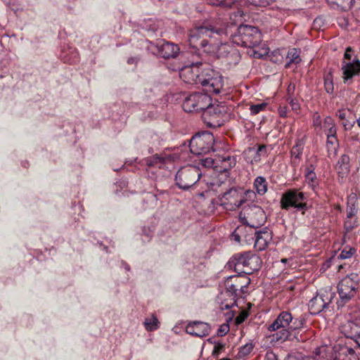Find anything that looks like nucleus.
Returning <instances> with one entry per match:
<instances>
[{
	"instance_id": "nucleus-52",
	"label": "nucleus",
	"mask_w": 360,
	"mask_h": 360,
	"mask_svg": "<svg viewBox=\"0 0 360 360\" xmlns=\"http://www.w3.org/2000/svg\"><path fill=\"white\" fill-rule=\"evenodd\" d=\"M137 60H138V59L136 58L130 57L127 60V63L129 64V65H131V64H134V63H136Z\"/></svg>"
},
{
	"instance_id": "nucleus-37",
	"label": "nucleus",
	"mask_w": 360,
	"mask_h": 360,
	"mask_svg": "<svg viewBox=\"0 0 360 360\" xmlns=\"http://www.w3.org/2000/svg\"><path fill=\"white\" fill-rule=\"evenodd\" d=\"M356 253V249L349 246L345 247L338 255V258L345 259L352 257Z\"/></svg>"
},
{
	"instance_id": "nucleus-15",
	"label": "nucleus",
	"mask_w": 360,
	"mask_h": 360,
	"mask_svg": "<svg viewBox=\"0 0 360 360\" xmlns=\"http://www.w3.org/2000/svg\"><path fill=\"white\" fill-rule=\"evenodd\" d=\"M235 261V271L236 272H241L240 267L245 268L247 271L251 273L252 271H256L259 269L261 260L259 257L251 253L250 252H245L233 257Z\"/></svg>"
},
{
	"instance_id": "nucleus-42",
	"label": "nucleus",
	"mask_w": 360,
	"mask_h": 360,
	"mask_svg": "<svg viewBox=\"0 0 360 360\" xmlns=\"http://www.w3.org/2000/svg\"><path fill=\"white\" fill-rule=\"evenodd\" d=\"M357 226L356 219L347 218L345 221V229L347 232L351 231L354 227Z\"/></svg>"
},
{
	"instance_id": "nucleus-19",
	"label": "nucleus",
	"mask_w": 360,
	"mask_h": 360,
	"mask_svg": "<svg viewBox=\"0 0 360 360\" xmlns=\"http://www.w3.org/2000/svg\"><path fill=\"white\" fill-rule=\"evenodd\" d=\"M266 155L267 150L265 145H259L257 148L249 147L243 153L245 161L251 165L259 162L262 157Z\"/></svg>"
},
{
	"instance_id": "nucleus-56",
	"label": "nucleus",
	"mask_w": 360,
	"mask_h": 360,
	"mask_svg": "<svg viewBox=\"0 0 360 360\" xmlns=\"http://www.w3.org/2000/svg\"><path fill=\"white\" fill-rule=\"evenodd\" d=\"M304 360H316V359L314 358L307 357V358L304 359Z\"/></svg>"
},
{
	"instance_id": "nucleus-46",
	"label": "nucleus",
	"mask_w": 360,
	"mask_h": 360,
	"mask_svg": "<svg viewBox=\"0 0 360 360\" xmlns=\"http://www.w3.org/2000/svg\"><path fill=\"white\" fill-rule=\"evenodd\" d=\"M229 331V324H222L217 330V335L219 336H224Z\"/></svg>"
},
{
	"instance_id": "nucleus-9",
	"label": "nucleus",
	"mask_w": 360,
	"mask_h": 360,
	"mask_svg": "<svg viewBox=\"0 0 360 360\" xmlns=\"http://www.w3.org/2000/svg\"><path fill=\"white\" fill-rule=\"evenodd\" d=\"M214 135L208 131H202L195 134L191 139L189 148L191 152L195 155H203L214 150Z\"/></svg>"
},
{
	"instance_id": "nucleus-28",
	"label": "nucleus",
	"mask_w": 360,
	"mask_h": 360,
	"mask_svg": "<svg viewBox=\"0 0 360 360\" xmlns=\"http://www.w3.org/2000/svg\"><path fill=\"white\" fill-rule=\"evenodd\" d=\"M304 138L297 139L295 146H293L290 150L291 156L295 158V159H300V157L304 150Z\"/></svg>"
},
{
	"instance_id": "nucleus-25",
	"label": "nucleus",
	"mask_w": 360,
	"mask_h": 360,
	"mask_svg": "<svg viewBox=\"0 0 360 360\" xmlns=\"http://www.w3.org/2000/svg\"><path fill=\"white\" fill-rule=\"evenodd\" d=\"M288 61L285 65V68H289L292 64H299L301 62L300 50L295 48L288 51L286 56Z\"/></svg>"
},
{
	"instance_id": "nucleus-8",
	"label": "nucleus",
	"mask_w": 360,
	"mask_h": 360,
	"mask_svg": "<svg viewBox=\"0 0 360 360\" xmlns=\"http://www.w3.org/2000/svg\"><path fill=\"white\" fill-rule=\"evenodd\" d=\"M292 321V314L287 311H281L274 322L268 326L271 332L280 330L272 335V340L283 342L290 338L289 326Z\"/></svg>"
},
{
	"instance_id": "nucleus-41",
	"label": "nucleus",
	"mask_w": 360,
	"mask_h": 360,
	"mask_svg": "<svg viewBox=\"0 0 360 360\" xmlns=\"http://www.w3.org/2000/svg\"><path fill=\"white\" fill-rule=\"evenodd\" d=\"M336 115L338 117L340 120L342 121L347 120V118L353 117L352 112L349 109L339 110L337 112Z\"/></svg>"
},
{
	"instance_id": "nucleus-17",
	"label": "nucleus",
	"mask_w": 360,
	"mask_h": 360,
	"mask_svg": "<svg viewBox=\"0 0 360 360\" xmlns=\"http://www.w3.org/2000/svg\"><path fill=\"white\" fill-rule=\"evenodd\" d=\"M222 205H230V209L236 210L240 207L245 201L242 193L235 187H232L219 195Z\"/></svg>"
},
{
	"instance_id": "nucleus-51",
	"label": "nucleus",
	"mask_w": 360,
	"mask_h": 360,
	"mask_svg": "<svg viewBox=\"0 0 360 360\" xmlns=\"http://www.w3.org/2000/svg\"><path fill=\"white\" fill-rule=\"evenodd\" d=\"M290 105L292 106V110H297L299 109V105L297 102L294 101L293 100H291Z\"/></svg>"
},
{
	"instance_id": "nucleus-3",
	"label": "nucleus",
	"mask_w": 360,
	"mask_h": 360,
	"mask_svg": "<svg viewBox=\"0 0 360 360\" xmlns=\"http://www.w3.org/2000/svg\"><path fill=\"white\" fill-rule=\"evenodd\" d=\"M250 272L245 270L238 272L237 275L229 276L224 281L225 291L221 295L230 297L229 302H221L220 309L221 310L229 309L236 304L237 291L247 288L250 283V278L248 276Z\"/></svg>"
},
{
	"instance_id": "nucleus-24",
	"label": "nucleus",
	"mask_w": 360,
	"mask_h": 360,
	"mask_svg": "<svg viewBox=\"0 0 360 360\" xmlns=\"http://www.w3.org/2000/svg\"><path fill=\"white\" fill-rule=\"evenodd\" d=\"M314 170V168L312 165L306 168L305 181L312 190L315 191L319 187V181Z\"/></svg>"
},
{
	"instance_id": "nucleus-59",
	"label": "nucleus",
	"mask_w": 360,
	"mask_h": 360,
	"mask_svg": "<svg viewBox=\"0 0 360 360\" xmlns=\"http://www.w3.org/2000/svg\"><path fill=\"white\" fill-rule=\"evenodd\" d=\"M251 193H254L252 191H248L246 194H251Z\"/></svg>"
},
{
	"instance_id": "nucleus-18",
	"label": "nucleus",
	"mask_w": 360,
	"mask_h": 360,
	"mask_svg": "<svg viewBox=\"0 0 360 360\" xmlns=\"http://www.w3.org/2000/svg\"><path fill=\"white\" fill-rule=\"evenodd\" d=\"M340 330L346 338L354 340L360 345V319L346 321L341 324Z\"/></svg>"
},
{
	"instance_id": "nucleus-1",
	"label": "nucleus",
	"mask_w": 360,
	"mask_h": 360,
	"mask_svg": "<svg viewBox=\"0 0 360 360\" xmlns=\"http://www.w3.org/2000/svg\"><path fill=\"white\" fill-rule=\"evenodd\" d=\"M202 64L200 61L193 63L191 67L185 68L181 75L188 76L187 82L200 85L205 92L204 94H219L224 87L223 77L210 68L203 69L200 72L199 65Z\"/></svg>"
},
{
	"instance_id": "nucleus-38",
	"label": "nucleus",
	"mask_w": 360,
	"mask_h": 360,
	"mask_svg": "<svg viewBox=\"0 0 360 360\" xmlns=\"http://www.w3.org/2000/svg\"><path fill=\"white\" fill-rule=\"evenodd\" d=\"M202 165L205 167H214L217 169L219 167L218 158L213 159L212 158H207L201 160Z\"/></svg>"
},
{
	"instance_id": "nucleus-13",
	"label": "nucleus",
	"mask_w": 360,
	"mask_h": 360,
	"mask_svg": "<svg viewBox=\"0 0 360 360\" xmlns=\"http://www.w3.org/2000/svg\"><path fill=\"white\" fill-rule=\"evenodd\" d=\"M210 101L212 98L210 95L195 92L185 98L182 108L188 112H202L210 104Z\"/></svg>"
},
{
	"instance_id": "nucleus-35",
	"label": "nucleus",
	"mask_w": 360,
	"mask_h": 360,
	"mask_svg": "<svg viewBox=\"0 0 360 360\" xmlns=\"http://www.w3.org/2000/svg\"><path fill=\"white\" fill-rule=\"evenodd\" d=\"M324 87L327 93L333 94L334 86L331 73H328L324 77Z\"/></svg>"
},
{
	"instance_id": "nucleus-54",
	"label": "nucleus",
	"mask_w": 360,
	"mask_h": 360,
	"mask_svg": "<svg viewBox=\"0 0 360 360\" xmlns=\"http://www.w3.org/2000/svg\"><path fill=\"white\" fill-rule=\"evenodd\" d=\"M335 135L334 134H331L330 136H328V140H327V143H331L333 144V141L332 139H335Z\"/></svg>"
},
{
	"instance_id": "nucleus-60",
	"label": "nucleus",
	"mask_w": 360,
	"mask_h": 360,
	"mask_svg": "<svg viewBox=\"0 0 360 360\" xmlns=\"http://www.w3.org/2000/svg\"><path fill=\"white\" fill-rule=\"evenodd\" d=\"M287 259H282L281 262H286Z\"/></svg>"
},
{
	"instance_id": "nucleus-5",
	"label": "nucleus",
	"mask_w": 360,
	"mask_h": 360,
	"mask_svg": "<svg viewBox=\"0 0 360 360\" xmlns=\"http://www.w3.org/2000/svg\"><path fill=\"white\" fill-rule=\"evenodd\" d=\"M233 44L246 48H254L262 41V34L255 26L240 25L234 34H231Z\"/></svg>"
},
{
	"instance_id": "nucleus-55",
	"label": "nucleus",
	"mask_w": 360,
	"mask_h": 360,
	"mask_svg": "<svg viewBox=\"0 0 360 360\" xmlns=\"http://www.w3.org/2000/svg\"><path fill=\"white\" fill-rule=\"evenodd\" d=\"M123 264H124V269L127 271H129L130 270L129 266L127 263H123Z\"/></svg>"
},
{
	"instance_id": "nucleus-40",
	"label": "nucleus",
	"mask_w": 360,
	"mask_h": 360,
	"mask_svg": "<svg viewBox=\"0 0 360 360\" xmlns=\"http://www.w3.org/2000/svg\"><path fill=\"white\" fill-rule=\"evenodd\" d=\"M267 104L266 103H261L255 105H252L250 108V110L252 115H257L261 111L264 110Z\"/></svg>"
},
{
	"instance_id": "nucleus-33",
	"label": "nucleus",
	"mask_w": 360,
	"mask_h": 360,
	"mask_svg": "<svg viewBox=\"0 0 360 360\" xmlns=\"http://www.w3.org/2000/svg\"><path fill=\"white\" fill-rule=\"evenodd\" d=\"M143 324L148 331H153L158 328L159 322L157 317L153 314L151 317L145 319Z\"/></svg>"
},
{
	"instance_id": "nucleus-11",
	"label": "nucleus",
	"mask_w": 360,
	"mask_h": 360,
	"mask_svg": "<svg viewBox=\"0 0 360 360\" xmlns=\"http://www.w3.org/2000/svg\"><path fill=\"white\" fill-rule=\"evenodd\" d=\"M240 217L244 224L254 229L263 226L267 218L264 210L255 204L245 206L243 212L240 214Z\"/></svg>"
},
{
	"instance_id": "nucleus-50",
	"label": "nucleus",
	"mask_w": 360,
	"mask_h": 360,
	"mask_svg": "<svg viewBox=\"0 0 360 360\" xmlns=\"http://www.w3.org/2000/svg\"><path fill=\"white\" fill-rule=\"evenodd\" d=\"M322 20L321 18H317L314 20V27L315 28H320L321 27Z\"/></svg>"
},
{
	"instance_id": "nucleus-4",
	"label": "nucleus",
	"mask_w": 360,
	"mask_h": 360,
	"mask_svg": "<svg viewBox=\"0 0 360 360\" xmlns=\"http://www.w3.org/2000/svg\"><path fill=\"white\" fill-rule=\"evenodd\" d=\"M360 276L350 274L344 277L338 284L339 298L336 302L338 309H342L354 300L360 288Z\"/></svg>"
},
{
	"instance_id": "nucleus-23",
	"label": "nucleus",
	"mask_w": 360,
	"mask_h": 360,
	"mask_svg": "<svg viewBox=\"0 0 360 360\" xmlns=\"http://www.w3.org/2000/svg\"><path fill=\"white\" fill-rule=\"evenodd\" d=\"M219 172H228L231 168L234 167L236 164V158L231 155L219 156Z\"/></svg>"
},
{
	"instance_id": "nucleus-39",
	"label": "nucleus",
	"mask_w": 360,
	"mask_h": 360,
	"mask_svg": "<svg viewBox=\"0 0 360 360\" xmlns=\"http://www.w3.org/2000/svg\"><path fill=\"white\" fill-rule=\"evenodd\" d=\"M276 0H248V2L253 6H267L274 2H275Z\"/></svg>"
},
{
	"instance_id": "nucleus-7",
	"label": "nucleus",
	"mask_w": 360,
	"mask_h": 360,
	"mask_svg": "<svg viewBox=\"0 0 360 360\" xmlns=\"http://www.w3.org/2000/svg\"><path fill=\"white\" fill-rule=\"evenodd\" d=\"M335 292L331 289H321L316 292L308 304L311 314L317 315L321 312L333 309V301L335 297Z\"/></svg>"
},
{
	"instance_id": "nucleus-36",
	"label": "nucleus",
	"mask_w": 360,
	"mask_h": 360,
	"mask_svg": "<svg viewBox=\"0 0 360 360\" xmlns=\"http://www.w3.org/2000/svg\"><path fill=\"white\" fill-rule=\"evenodd\" d=\"M253 348H254V345H252V343L245 344V345L240 347L238 353V356L240 358H243V357L248 356V354H250L251 353Z\"/></svg>"
},
{
	"instance_id": "nucleus-22",
	"label": "nucleus",
	"mask_w": 360,
	"mask_h": 360,
	"mask_svg": "<svg viewBox=\"0 0 360 360\" xmlns=\"http://www.w3.org/2000/svg\"><path fill=\"white\" fill-rule=\"evenodd\" d=\"M212 45L214 47V50L213 52H207V54L215 56L217 58H226L233 51L232 47L227 43L218 44L214 40Z\"/></svg>"
},
{
	"instance_id": "nucleus-45",
	"label": "nucleus",
	"mask_w": 360,
	"mask_h": 360,
	"mask_svg": "<svg viewBox=\"0 0 360 360\" xmlns=\"http://www.w3.org/2000/svg\"><path fill=\"white\" fill-rule=\"evenodd\" d=\"M354 123L355 120L353 117L347 118V120H343L342 122V125L344 126L346 130L350 129L353 127Z\"/></svg>"
},
{
	"instance_id": "nucleus-62",
	"label": "nucleus",
	"mask_w": 360,
	"mask_h": 360,
	"mask_svg": "<svg viewBox=\"0 0 360 360\" xmlns=\"http://www.w3.org/2000/svg\"><path fill=\"white\" fill-rule=\"evenodd\" d=\"M221 360H230L229 359H222Z\"/></svg>"
},
{
	"instance_id": "nucleus-6",
	"label": "nucleus",
	"mask_w": 360,
	"mask_h": 360,
	"mask_svg": "<svg viewBox=\"0 0 360 360\" xmlns=\"http://www.w3.org/2000/svg\"><path fill=\"white\" fill-rule=\"evenodd\" d=\"M228 118V107L222 103L210 101V104L205 108L202 113L204 123L210 128H217L224 124Z\"/></svg>"
},
{
	"instance_id": "nucleus-10",
	"label": "nucleus",
	"mask_w": 360,
	"mask_h": 360,
	"mask_svg": "<svg viewBox=\"0 0 360 360\" xmlns=\"http://www.w3.org/2000/svg\"><path fill=\"white\" fill-rule=\"evenodd\" d=\"M201 175L198 167L189 165L181 167L175 176L176 185L180 189L187 191L199 181Z\"/></svg>"
},
{
	"instance_id": "nucleus-57",
	"label": "nucleus",
	"mask_w": 360,
	"mask_h": 360,
	"mask_svg": "<svg viewBox=\"0 0 360 360\" xmlns=\"http://www.w3.org/2000/svg\"><path fill=\"white\" fill-rule=\"evenodd\" d=\"M235 238H236V240L240 241V236H239L236 235L235 236Z\"/></svg>"
},
{
	"instance_id": "nucleus-16",
	"label": "nucleus",
	"mask_w": 360,
	"mask_h": 360,
	"mask_svg": "<svg viewBox=\"0 0 360 360\" xmlns=\"http://www.w3.org/2000/svg\"><path fill=\"white\" fill-rule=\"evenodd\" d=\"M147 49L153 54H157L163 58H176L179 53L177 44L171 42H158L157 44L148 41Z\"/></svg>"
},
{
	"instance_id": "nucleus-27",
	"label": "nucleus",
	"mask_w": 360,
	"mask_h": 360,
	"mask_svg": "<svg viewBox=\"0 0 360 360\" xmlns=\"http://www.w3.org/2000/svg\"><path fill=\"white\" fill-rule=\"evenodd\" d=\"M254 188L259 195H264L267 191V182L264 176H257L254 181Z\"/></svg>"
},
{
	"instance_id": "nucleus-26",
	"label": "nucleus",
	"mask_w": 360,
	"mask_h": 360,
	"mask_svg": "<svg viewBox=\"0 0 360 360\" xmlns=\"http://www.w3.org/2000/svg\"><path fill=\"white\" fill-rule=\"evenodd\" d=\"M330 6L342 11L350 9L353 5L354 0H326Z\"/></svg>"
},
{
	"instance_id": "nucleus-58",
	"label": "nucleus",
	"mask_w": 360,
	"mask_h": 360,
	"mask_svg": "<svg viewBox=\"0 0 360 360\" xmlns=\"http://www.w3.org/2000/svg\"><path fill=\"white\" fill-rule=\"evenodd\" d=\"M359 127H360V117L356 120Z\"/></svg>"
},
{
	"instance_id": "nucleus-44",
	"label": "nucleus",
	"mask_w": 360,
	"mask_h": 360,
	"mask_svg": "<svg viewBox=\"0 0 360 360\" xmlns=\"http://www.w3.org/2000/svg\"><path fill=\"white\" fill-rule=\"evenodd\" d=\"M224 345L219 342H214V347L212 351V355L214 356H218V355L221 353L222 350L224 349Z\"/></svg>"
},
{
	"instance_id": "nucleus-12",
	"label": "nucleus",
	"mask_w": 360,
	"mask_h": 360,
	"mask_svg": "<svg viewBox=\"0 0 360 360\" xmlns=\"http://www.w3.org/2000/svg\"><path fill=\"white\" fill-rule=\"evenodd\" d=\"M307 197L304 193L297 189L286 191L281 198V207L283 210H288L294 207L299 211H305L307 209Z\"/></svg>"
},
{
	"instance_id": "nucleus-47",
	"label": "nucleus",
	"mask_w": 360,
	"mask_h": 360,
	"mask_svg": "<svg viewBox=\"0 0 360 360\" xmlns=\"http://www.w3.org/2000/svg\"><path fill=\"white\" fill-rule=\"evenodd\" d=\"M348 162H349V157L346 155H342L340 158V160L339 161V163H341L342 165H343L345 169H348V167H347Z\"/></svg>"
},
{
	"instance_id": "nucleus-20",
	"label": "nucleus",
	"mask_w": 360,
	"mask_h": 360,
	"mask_svg": "<svg viewBox=\"0 0 360 360\" xmlns=\"http://www.w3.org/2000/svg\"><path fill=\"white\" fill-rule=\"evenodd\" d=\"M210 326L202 321H193L186 326V332L195 337L203 338L209 335Z\"/></svg>"
},
{
	"instance_id": "nucleus-43",
	"label": "nucleus",
	"mask_w": 360,
	"mask_h": 360,
	"mask_svg": "<svg viewBox=\"0 0 360 360\" xmlns=\"http://www.w3.org/2000/svg\"><path fill=\"white\" fill-rule=\"evenodd\" d=\"M357 213V208L354 204L348 205L347 207V218L352 219Z\"/></svg>"
},
{
	"instance_id": "nucleus-49",
	"label": "nucleus",
	"mask_w": 360,
	"mask_h": 360,
	"mask_svg": "<svg viewBox=\"0 0 360 360\" xmlns=\"http://www.w3.org/2000/svg\"><path fill=\"white\" fill-rule=\"evenodd\" d=\"M243 12L242 11H240L238 10L237 12H234L231 14V18L232 19L233 18H236L238 17L240 18H243Z\"/></svg>"
},
{
	"instance_id": "nucleus-61",
	"label": "nucleus",
	"mask_w": 360,
	"mask_h": 360,
	"mask_svg": "<svg viewBox=\"0 0 360 360\" xmlns=\"http://www.w3.org/2000/svg\"><path fill=\"white\" fill-rule=\"evenodd\" d=\"M208 341L212 343V340H211V338L208 339Z\"/></svg>"
},
{
	"instance_id": "nucleus-30",
	"label": "nucleus",
	"mask_w": 360,
	"mask_h": 360,
	"mask_svg": "<svg viewBox=\"0 0 360 360\" xmlns=\"http://www.w3.org/2000/svg\"><path fill=\"white\" fill-rule=\"evenodd\" d=\"M306 323V315H302L298 318H293L292 321L290 323L289 330L290 334L292 331L301 329L304 327Z\"/></svg>"
},
{
	"instance_id": "nucleus-34",
	"label": "nucleus",
	"mask_w": 360,
	"mask_h": 360,
	"mask_svg": "<svg viewBox=\"0 0 360 360\" xmlns=\"http://www.w3.org/2000/svg\"><path fill=\"white\" fill-rule=\"evenodd\" d=\"M146 165L148 167H155L158 165L165 163V160L163 157L155 154L151 157H149L145 160Z\"/></svg>"
},
{
	"instance_id": "nucleus-48",
	"label": "nucleus",
	"mask_w": 360,
	"mask_h": 360,
	"mask_svg": "<svg viewBox=\"0 0 360 360\" xmlns=\"http://www.w3.org/2000/svg\"><path fill=\"white\" fill-rule=\"evenodd\" d=\"M248 316V312L243 311L238 316L236 317V323L238 324L241 323L245 321V319H247Z\"/></svg>"
},
{
	"instance_id": "nucleus-2",
	"label": "nucleus",
	"mask_w": 360,
	"mask_h": 360,
	"mask_svg": "<svg viewBox=\"0 0 360 360\" xmlns=\"http://www.w3.org/2000/svg\"><path fill=\"white\" fill-rule=\"evenodd\" d=\"M229 35L227 27H217L207 20L203 21L189 30L188 43L190 46L197 50H202L204 53L213 52L214 47L212 45L214 35Z\"/></svg>"
},
{
	"instance_id": "nucleus-29",
	"label": "nucleus",
	"mask_w": 360,
	"mask_h": 360,
	"mask_svg": "<svg viewBox=\"0 0 360 360\" xmlns=\"http://www.w3.org/2000/svg\"><path fill=\"white\" fill-rule=\"evenodd\" d=\"M306 323V315H302L298 318H293L292 321L290 323L289 330L290 334L292 331L301 329L304 327Z\"/></svg>"
},
{
	"instance_id": "nucleus-32",
	"label": "nucleus",
	"mask_w": 360,
	"mask_h": 360,
	"mask_svg": "<svg viewBox=\"0 0 360 360\" xmlns=\"http://www.w3.org/2000/svg\"><path fill=\"white\" fill-rule=\"evenodd\" d=\"M207 4L212 6H220L222 8H231L235 5L236 0H205Z\"/></svg>"
},
{
	"instance_id": "nucleus-14",
	"label": "nucleus",
	"mask_w": 360,
	"mask_h": 360,
	"mask_svg": "<svg viewBox=\"0 0 360 360\" xmlns=\"http://www.w3.org/2000/svg\"><path fill=\"white\" fill-rule=\"evenodd\" d=\"M342 70L345 82L360 73V60L354 55V51L349 46L345 50Z\"/></svg>"
},
{
	"instance_id": "nucleus-53",
	"label": "nucleus",
	"mask_w": 360,
	"mask_h": 360,
	"mask_svg": "<svg viewBox=\"0 0 360 360\" xmlns=\"http://www.w3.org/2000/svg\"><path fill=\"white\" fill-rule=\"evenodd\" d=\"M266 356H267V358H268V359H269V360H273V359H276V355H275V354H274V353H273V352L267 353Z\"/></svg>"
},
{
	"instance_id": "nucleus-21",
	"label": "nucleus",
	"mask_w": 360,
	"mask_h": 360,
	"mask_svg": "<svg viewBox=\"0 0 360 360\" xmlns=\"http://www.w3.org/2000/svg\"><path fill=\"white\" fill-rule=\"evenodd\" d=\"M271 232L267 228H264L263 230L256 231L255 238V248L258 251H262L267 248L268 244L271 240Z\"/></svg>"
},
{
	"instance_id": "nucleus-31",
	"label": "nucleus",
	"mask_w": 360,
	"mask_h": 360,
	"mask_svg": "<svg viewBox=\"0 0 360 360\" xmlns=\"http://www.w3.org/2000/svg\"><path fill=\"white\" fill-rule=\"evenodd\" d=\"M306 323V315H302L298 318H293L292 321L290 323L289 330L290 334L292 331L301 329L304 327Z\"/></svg>"
}]
</instances>
